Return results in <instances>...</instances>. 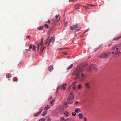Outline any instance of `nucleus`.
Segmentation results:
<instances>
[{"mask_svg":"<svg viewBox=\"0 0 121 121\" xmlns=\"http://www.w3.org/2000/svg\"><path fill=\"white\" fill-rule=\"evenodd\" d=\"M72 115L73 116H75L76 114V113L75 112H73L72 113Z\"/></svg>","mask_w":121,"mask_h":121,"instance_id":"41","label":"nucleus"},{"mask_svg":"<svg viewBox=\"0 0 121 121\" xmlns=\"http://www.w3.org/2000/svg\"><path fill=\"white\" fill-rule=\"evenodd\" d=\"M39 47H40V46H39V45H38L37 48H39Z\"/></svg>","mask_w":121,"mask_h":121,"instance_id":"59","label":"nucleus"},{"mask_svg":"<svg viewBox=\"0 0 121 121\" xmlns=\"http://www.w3.org/2000/svg\"><path fill=\"white\" fill-rule=\"evenodd\" d=\"M90 83L88 82L86 83L85 84V86L86 88L88 89H89L90 88V87L89 86Z\"/></svg>","mask_w":121,"mask_h":121,"instance_id":"8","label":"nucleus"},{"mask_svg":"<svg viewBox=\"0 0 121 121\" xmlns=\"http://www.w3.org/2000/svg\"><path fill=\"white\" fill-rule=\"evenodd\" d=\"M67 85V84L66 83L63 84L62 85H61L62 87L64 89H65L66 88L65 86H66Z\"/></svg>","mask_w":121,"mask_h":121,"instance_id":"17","label":"nucleus"},{"mask_svg":"<svg viewBox=\"0 0 121 121\" xmlns=\"http://www.w3.org/2000/svg\"><path fill=\"white\" fill-rule=\"evenodd\" d=\"M63 54L65 55H67L68 54V53H67L65 52H63Z\"/></svg>","mask_w":121,"mask_h":121,"instance_id":"44","label":"nucleus"},{"mask_svg":"<svg viewBox=\"0 0 121 121\" xmlns=\"http://www.w3.org/2000/svg\"><path fill=\"white\" fill-rule=\"evenodd\" d=\"M44 26L46 28H48L49 27L48 26L47 24H45Z\"/></svg>","mask_w":121,"mask_h":121,"instance_id":"36","label":"nucleus"},{"mask_svg":"<svg viewBox=\"0 0 121 121\" xmlns=\"http://www.w3.org/2000/svg\"><path fill=\"white\" fill-rule=\"evenodd\" d=\"M13 81H14L17 82L18 81V78L17 77H14L13 78Z\"/></svg>","mask_w":121,"mask_h":121,"instance_id":"26","label":"nucleus"},{"mask_svg":"<svg viewBox=\"0 0 121 121\" xmlns=\"http://www.w3.org/2000/svg\"><path fill=\"white\" fill-rule=\"evenodd\" d=\"M33 47V45L32 44L29 47V48L30 49H31Z\"/></svg>","mask_w":121,"mask_h":121,"instance_id":"38","label":"nucleus"},{"mask_svg":"<svg viewBox=\"0 0 121 121\" xmlns=\"http://www.w3.org/2000/svg\"><path fill=\"white\" fill-rule=\"evenodd\" d=\"M62 87L61 85L59 86L57 89L56 92V93H57V92L58 91L59 89H61L62 90Z\"/></svg>","mask_w":121,"mask_h":121,"instance_id":"14","label":"nucleus"},{"mask_svg":"<svg viewBox=\"0 0 121 121\" xmlns=\"http://www.w3.org/2000/svg\"><path fill=\"white\" fill-rule=\"evenodd\" d=\"M74 97L73 92L71 91L67 99V102L68 104H72L73 102V99Z\"/></svg>","mask_w":121,"mask_h":121,"instance_id":"2","label":"nucleus"},{"mask_svg":"<svg viewBox=\"0 0 121 121\" xmlns=\"http://www.w3.org/2000/svg\"><path fill=\"white\" fill-rule=\"evenodd\" d=\"M68 49V48H64L63 49L64 50H65L66 49Z\"/></svg>","mask_w":121,"mask_h":121,"instance_id":"56","label":"nucleus"},{"mask_svg":"<svg viewBox=\"0 0 121 121\" xmlns=\"http://www.w3.org/2000/svg\"><path fill=\"white\" fill-rule=\"evenodd\" d=\"M83 119H84V121H86L87 120V119L85 117H84Z\"/></svg>","mask_w":121,"mask_h":121,"instance_id":"46","label":"nucleus"},{"mask_svg":"<svg viewBox=\"0 0 121 121\" xmlns=\"http://www.w3.org/2000/svg\"><path fill=\"white\" fill-rule=\"evenodd\" d=\"M77 82H73L71 85H73V86L72 87V89L73 90H74L75 88V86L74 84Z\"/></svg>","mask_w":121,"mask_h":121,"instance_id":"13","label":"nucleus"},{"mask_svg":"<svg viewBox=\"0 0 121 121\" xmlns=\"http://www.w3.org/2000/svg\"><path fill=\"white\" fill-rule=\"evenodd\" d=\"M88 5L89 6H95L96 5H94L92 4H89Z\"/></svg>","mask_w":121,"mask_h":121,"instance_id":"40","label":"nucleus"},{"mask_svg":"<svg viewBox=\"0 0 121 121\" xmlns=\"http://www.w3.org/2000/svg\"><path fill=\"white\" fill-rule=\"evenodd\" d=\"M80 6V4H77L75 5V8L76 9H79Z\"/></svg>","mask_w":121,"mask_h":121,"instance_id":"16","label":"nucleus"},{"mask_svg":"<svg viewBox=\"0 0 121 121\" xmlns=\"http://www.w3.org/2000/svg\"><path fill=\"white\" fill-rule=\"evenodd\" d=\"M47 22L48 23H50L51 22V21L50 20H48L47 21Z\"/></svg>","mask_w":121,"mask_h":121,"instance_id":"49","label":"nucleus"},{"mask_svg":"<svg viewBox=\"0 0 121 121\" xmlns=\"http://www.w3.org/2000/svg\"><path fill=\"white\" fill-rule=\"evenodd\" d=\"M79 103V102L77 101H76L75 103V104H77Z\"/></svg>","mask_w":121,"mask_h":121,"instance_id":"47","label":"nucleus"},{"mask_svg":"<svg viewBox=\"0 0 121 121\" xmlns=\"http://www.w3.org/2000/svg\"><path fill=\"white\" fill-rule=\"evenodd\" d=\"M45 120V119L44 118H42L40 119L39 120V121H44Z\"/></svg>","mask_w":121,"mask_h":121,"instance_id":"35","label":"nucleus"},{"mask_svg":"<svg viewBox=\"0 0 121 121\" xmlns=\"http://www.w3.org/2000/svg\"><path fill=\"white\" fill-rule=\"evenodd\" d=\"M49 38L48 39H47L46 40V45H47L48 43V41Z\"/></svg>","mask_w":121,"mask_h":121,"instance_id":"39","label":"nucleus"},{"mask_svg":"<svg viewBox=\"0 0 121 121\" xmlns=\"http://www.w3.org/2000/svg\"><path fill=\"white\" fill-rule=\"evenodd\" d=\"M82 87V86L81 84H80L78 86V88L79 89H80Z\"/></svg>","mask_w":121,"mask_h":121,"instance_id":"31","label":"nucleus"},{"mask_svg":"<svg viewBox=\"0 0 121 121\" xmlns=\"http://www.w3.org/2000/svg\"><path fill=\"white\" fill-rule=\"evenodd\" d=\"M60 16L59 15H56L55 16V17L56 18H59V19H58L57 20V22H58L59 21V20L60 19V18L59 17Z\"/></svg>","mask_w":121,"mask_h":121,"instance_id":"28","label":"nucleus"},{"mask_svg":"<svg viewBox=\"0 0 121 121\" xmlns=\"http://www.w3.org/2000/svg\"><path fill=\"white\" fill-rule=\"evenodd\" d=\"M112 44H109V45H108V46H110V45H111Z\"/></svg>","mask_w":121,"mask_h":121,"instance_id":"60","label":"nucleus"},{"mask_svg":"<svg viewBox=\"0 0 121 121\" xmlns=\"http://www.w3.org/2000/svg\"><path fill=\"white\" fill-rule=\"evenodd\" d=\"M69 118H65L64 117H61L60 119V121H66L67 120L69 119Z\"/></svg>","mask_w":121,"mask_h":121,"instance_id":"7","label":"nucleus"},{"mask_svg":"<svg viewBox=\"0 0 121 121\" xmlns=\"http://www.w3.org/2000/svg\"><path fill=\"white\" fill-rule=\"evenodd\" d=\"M37 50H37V51H38L39 50V48H37Z\"/></svg>","mask_w":121,"mask_h":121,"instance_id":"64","label":"nucleus"},{"mask_svg":"<svg viewBox=\"0 0 121 121\" xmlns=\"http://www.w3.org/2000/svg\"><path fill=\"white\" fill-rule=\"evenodd\" d=\"M22 63V64H21V65H22L24 64V62L23 61H21Z\"/></svg>","mask_w":121,"mask_h":121,"instance_id":"55","label":"nucleus"},{"mask_svg":"<svg viewBox=\"0 0 121 121\" xmlns=\"http://www.w3.org/2000/svg\"><path fill=\"white\" fill-rule=\"evenodd\" d=\"M78 26V25L77 24L73 25L71 26L70 27V29L72 30H73L74 29H75L77 28Z\"/></svg>","mask_w":121,"mask_h":121,"instance_id":"6","label":"nucleus"},{"mask_svg":"<svg viewBox=\"0 0 121 121\" xmlns=\"http://www.w3.org/2000/svg\"><path fill=\"white\" fill-rule=\"evenodd\" d=\"M72 86V85H71L69 87V89H68V91H70V90L71 88V86Z\"/></svg>","mask_w":121,"mask_h":121,"instance_id":"45","label":"nucleus"},{"mask_svg":"<svg viewBox=\"0 0 121 121\" xmlns=\"http://www.w3.org/2000/svg\"><path fill=\"white\" fill-rule=\"evenodd\" d=\"M53 65L50 66H49L48 68V70L50 71H51L53 69Z\"/></svg>","mask_w":121,"mask_h":121,"instance_id":"9","label":"nucleus"},{"mask_svg":"<svg viewBox=\"0 0 121 121\" xmlns=\"http://www.w3.org/2000/svg\"><path fill=\"white\" fill-rule=\"evenodd\" d=\"M44 47H43V48H42V51H43L44 50Z\"/></svg>","mask_w":121,"mask_h":121,"instance_id":"54","label":"nucleus"},{"mask_svg":"<svg viewBox=\"0 0 121 121\" xmlns=\"http://www.w3.org/2000/svg\"><path fill=\"white\" fill-rule=\"evenodd\" d=\"M41 112H39V111L37 113V114L38 115H39L40 113H41Z\"/></svg>","mask_w":121,"mask_h":121,"instance_id":"51","label":"nucleus"},{"mask_svg":"<svg viewBox=\"0 0 121 121\" xmlns=\"http://www.w3.org/2000/svg\"><path fill=\"white\" fill-rule=\"evenodd\" d=\"M11 77V75L10 73H8L6 75V78H10Z\"/></svg>","mask_w":121,"mask_h":121,"instance_id":"23","label":"nucleus"},{"mask_svg":"<svg viewBox=\"0 0 121 121\" xmlns=\"http://www.w3.org/2000/svg\"><path fill=\"white\" fill-rule=\"evenodd\" d=\"M43 28V27L42 26H40L37 28L39 30H42Z\"/></svg>","mask_w":121,"mask_h":121,"instance_id":"22","label":"nucleus"},{"mask_svg":"<svg viewBox=\"0 0 121 121\" xmlns=\"http://www.w3.org/2000/svg\"><path fill=\"white\" fill-rule=\"evenodd\" d=\"M83 70L82 67L80 65H78L76 68L75 70L73 72L72 74L76 76H79L80 73Z\"/></svg>","mask_w":121,"mask_h":121,"instance_id":"1","label":"nucleus"},{"mask_svg":"<svg viewBox=\"0 0 121 121\" xmlns=\"http://www.w3.org/2000/svg\"><path fill=\"white\" fill-rule=\"evenodd\" d=\"M75 111L76 113H78L81 112V110L80 108H77L75 109Z\"/></svg>","mask_w":121,"mask_h":121,"instance_id":"10","label":"nucleus"},{"mask_svg":"<svg viewBox=\"0 0 121 121\" xmlns=\"http://www.w3.org/2000/svg\"><path fill=\"white\" fill-rule=\"evenodd\" d=\"M92 69L96 71L98 69L97 67V65L95 64H92L90 66V67H87L86 69V71L90 72L92 70Z\"/></svg>","mask_w":121,"mask_h":121,"instance_id":"3","label":"nucleus"},{"mask_svg":"<svg viewBox=\"0 0 121 121\" xmlns=\"http://www.w3.org/2000/svg\"><path fill=\"white\" fill-rule=\"evenodd\" d=\"M64 115L66 117L68 116L69 115V112L67 111H65L64 112Z\"/></svg>","mask_w":121,"mask_h":121,"instance_id":"20","label":"nucleus"},{"mask_svg":"<svg viewBox=\"0 0 121 121\" xmlns=\"http://www.w3.org/2000/svg\"><path fill=\"white\" fill-rule=\"evenodd\" d=\"M47 112L46 111H44L42 114V116H44L46 114Z\"/></svg>","mask_w":121,"mask_h":121,"instance_id":"27","label":"nucleus"},{"mask_svg":"<svg viewBox=\"0 0 121 121\" xmlns=\"http://www.w3.org/2000/svg\"><path fill=\"white\" fill-rule=\"evenodd\" d=\"M52 96H51L50 98V99H52Z\"/></svg>","mask_w":121,"mask_h":121,"instance_id":"57","label":"nucleus"},{"mask_svg":"<svg viewBox=\"0 0 121 121\" xmlns=\"http://www.w3.org/2000/svg\"><path fill=\"white\" fill-rule=\"evenodd\" d=\"M55 39V38L54 37H52L49 40V42L48 43V45L50 44V43L52 41H53Z\"/></svg>","mask_w":121,"mask_h":121,"instance_id":"12","label":"nucleus"},{"mask_svg":"<svg viewBox=\"0 0 121 121\" xmlns=\"http://www.w3.org/2000/svg\"><path fill=\"white\" fill-rule=\"evenodd\" d=\"M73 1L74 2L73 0H69V1L70 2V1Z\"/></svg>","mask_w":121,"mask_h":121,"instance_id":"58","label":"nucleus"},{"mask_svg":"<svg viewBox=\"0 0 121 121\" xmlns=\"http://www.w3.org/2000/svg\"><path fill=\"white\" fill-rule=\"evenodd\" d=\"M78 116L79 118L80 119H82L83 117V114L82 113H80L78 114Z\"/></svg>","mask_w":121,"mask_h":121,"instance_id":"19","label":"nucleus"},{"mask_svg":"<svg viewBox=\"0 0 121 121\" xmlns=\"http://www.w3.org/2000/svg\"><path fill=\"white\" fill-rule=\"evenodd\" d=\"M79 30H80L79 29H77L76 30V31H79Z\"/></svg>","mask_w":121,"mask_h":121,"instance_id":"63","label":"nucleus"},{"mask_svg":"<svg viewBox=\"0 0 121 121\" xmlns=\"http://www.w3.org/2000/svg\"><path fill=\"white\" fill-rule=\"evenodd\" d=\"M59 111L61 112H64V110L62 108H61L59 109Z\"/></svg>","mask_w":121,"mask_h":121,"instance_id":"30","label":"nucleus"},{"mask_svg":"<svg viewBox=\"0 0 121 121\" xmlns=\"http://www.w3.org/2000/svg\"><path fill=\"white\" fill-rule=\"evenodd\" d=\"M121 38V36H120L118 37L117 38L115 37L113 39L114 40H116V41H118L119 39Z\"/></svg>","mask_w":121,"mask_h":121,"instance_id":"15","label":"nucleus"},{"mask_svg":"<svg viewBox=\"0 0 121 121\" xmlns=\"http://www.w3.org/2000/svg\"><path fill=\"white\" fill-rule=\"evenodd\" d=\"M43 108L42 107H41L40 108L39 112H41L42 111H43Z\"/></svg>","mask_w":121,"mask_h":121,"instance_id":"37","label":"nucleus"},{"mask_svg":"<svg viewBox=\"0 0 121 121\" xmlns=\"http://www.w3.org/2000/svg\"><path fill=\"white\" fill-rule=\"evenodd\" d=\"M55 101L54 99H52V101L50 102V105L51 106H52L54 105V102Z\"/></svg>","mask_w":121,"mask_h":121,"instance_id":"11","label":"nucleus"},{"mask_svg":"<svg viewBox=\"0 0 121 121\" xmlns=\"http://www.w3.org/2000/svg\"><path fill=\"white\" fill-rule=\"evenodd\" d=\"M110 54V52H108L107 53L103 52L100 54L98 57L100 58H107L108 56Z\"/></svg>","mask_w":121,"mask_h":121,"instance_id":"4","label":"nucleus"},{"mask_svg":"<svg viewBox=\"0 0 121 121\" xmlns=\"http://www.w3.org/2000/svg\"><path fill=\"white\" fill-rule=\"evenodd\" d=\"M120 53V52L119 51H117V52H115V55L114 56L115 57H116V56H118V55Z\"/></svg>","mask_w":121,"mask_h":121,"instance_id":"18","label":"nucleus"},{"mask_svg":"<svg viewBox=\"0 0 121 121\" xmlns=\"http://www.w3.org/2000/svg\"><path fill=\"white\" fill-rule=\"evenodd\" d=\"M112 53L113 54H114V52H112Z\"/></svg>","mask_w":121,"mask_h":121,"instance_id":"62","label":"nucleus"},{"mask_svg":"<svg viewBox=\"0 0 121 121\" xmlns=\"http://www.w3.org/2000/svg\"><path fill=\"white\" fill-rule=\"evenodd\" d=\"M64 105L65 107V108H67L68 106V104L67 103V102H65L64 103Z\"/></svg>","mask_w":121,"mask_h":121,"instance_id":"29","label":"nucleus"},{"mask_svg":"<svg viewBox=\"0 0 121 121\" xmlns=\"http://www.w3.org/2000/svg\"><path fill=\"white\" fill-rule=\"evenodd\" d=\"M50 108V107L48 105H47L46 107L44 108V110H47L48 109Z\"/></svg>","mask_w":121,"mask_h":121,"instance_id":"24","label":"nucleus"},{"mask_svg":"<svg viewBox=\"0 0 121 121\" xmlns=\"http://www.w3.org/2000/svg\"><path fill=\"white\" fill-rule=\"evenodd\" d=\"M81 76L82 78H81V80H84V79L83 78V77H84V75L82 73H81Z\"/></svg>","mask_w":121,"mask_h":121,"instance_id":"32","label":"nucleus"},{"mask_svg":"<svg viewBox=\"0 0 121 121\" xmlns=\"http://www.w3.org/2000/svg\"><path fill=\"white\" fill-rule=\"evenodd\" d=\"M43 40L42 39H41V41L40 42L38 45L40 46L41 45H43Z\"/></svg>","mask_w":121,"mask_h":121,"instance_id":"25","label":"nucleus"},{"mask_svg":"<svg viewBox=\"0 0 121 121\" xmlns=\"http://www.w3.org/2000/svg\"><path fill=\"white\" fill-rule=\"evenodd\" d=\"M75 119L74 118H72L70 120V121H75Z\"/></svg>","mask_w":121,"mask_h":121,"instance_id":"33","label":"nucleus"},{"mask_svg":"<svg viewBox=\"0 0 121 121\" xmlns=\"http://www.w3.org/2000/svg\"><path fill=\"white\" fill-rule=\"evenodd\" d=\"M83 35H82L81 36V38H82L83 36Z\"/></svg>","mask_w":121,"mask_h":121,"instance_id":"61","label":"nucleus"},{"mask_svg":"<svg viewBox=\"0 0 121 121\" xmlns=\"http://www.w3.org/2000/svg\"><path fill=\"white\" fill-rule=\"evenodd\" d=\"M38 115L37 114H35V115H34V116H38Z\"/></svg>","mask_w":121,"mask_h":121,"instance_id":"53","label":"nucleus"},{"mask_svg":"<svg viewBox=\"0 0 121 121\" xmlns=\"http://www.w3.org/2000/svg\"><path fill=\"white\" fill-rule=\"evenodd\" d=\"M62 49H63V48H60L59 49V50H61Z\"/></svg>","mask_w":121,"mask_h":121,"instance_id":"52","label":"nucleus"},{"mask_svg":"<svg viewBox=\"0 0 121 121\" xmlns=\"http://www.w3.org/2000/svg\"><path fill=\"white\" fill-rule=\"evenodd\" d=\"M26 38L28 39H29L31 38V37L30 36H26Z\"/></svg>","mask_w":121,"mask_h":121,"instance_id":"48","label":"nucleus"},{"mask_svg":"<svg viewBox=\"0 0 121 121\" xmlns=\"http://www.w3.org/2000/svg\"><path fill=\"white\" fill-rule=\"evenodd\" d=\"M89 29H87V30H86L83 33V34H84L86 32L88 31L89 30Z\"/></svg>","mask_w":121,"mask_h":121,"instance_id":"43","label":"nucleus"},{"mask_svg":"<svg viewBox=\"0 0 121 121\" xmlns=\"http://www.w3.org/2000/svg\"><path fill=\"white\" fill-rule=\"evenodd\" d=\"M36 48V46L35 45H34L33 46V48H32V50L33 51H34L35 50V49Z\"/></svg>","mask_w":121,"mask_h":121,"instance_id":"34","label":"nucleus"},{"mask_svg":"<svg viewBox=\"0 0 121 121\" xmlns=\"http://www.w3.org/2000/svg\"><path fill=\"white\" fill-rule=\"evenodd\" d=\"M51 120V119L50 118H49L48 119V121H50Z\"/></svg>","mask_w":121,"mask_h":121,"instance_id":"50","label":"nucleus"},{"mask_svg":"<svg viewBox=\"0 0 121 121\" xmlns=\"http://www.w3.org/2000/svg\"><path fill=\"white\" fill-rule=\"evenodd\" d=\"M121 46V43L119 44H117L115 46L113 47L112 49V50H114L115 49L117 51L120 50V47Z\"/></svg>","mask_w":121,"mask_h":121,"instance_id":"5","label":"nucleus"},{"mask_svg":"<svg viewBox=\"0 0 121 121\" xmlns=\"http://www.w3.org/2000/svg\"><path fill=\"white\" fill-rule=\"evenodd\" d=\"M73 64H71L67 68V69L68 70H69L70 68H72L73 66Z\"/></svg>","mask_w":121,"mask_h":121,"instance_id":"21","label":"nucleus"},{"mask_svg":"<svg viewBox=\"0 0 121 121\" xmlns=\"http://www.w3.org/2000/svg\"><path fill=\"white\" fill-rule=\"evenodd\" d=\"M77 78H79L80 79H81V78L79 77V76H77V77L75 78V79H76Z\"/></svg>","mask_w":121,"mask_h":121,"instance_id":"42","label":"nucleus"}]
</instances>
